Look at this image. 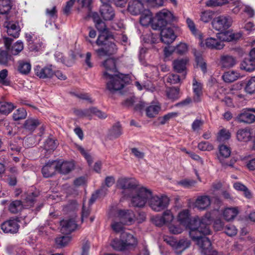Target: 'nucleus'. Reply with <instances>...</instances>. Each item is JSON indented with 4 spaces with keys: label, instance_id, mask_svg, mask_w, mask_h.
I'll return each instance as SVG.
<instances>
[{
    "label": "nucleus",
    "instance_id": "0e129e2a",
    "mask_svg": "<svg viewBox=\"0 0 255 255\" xmlns=\"http://www.w3.org/2000/svg\"><path fill=\"white\" fill-rule=\"evenodd\" d=\"M90 112L91 114L95 115L100 119H104L106 118L107 117V115L105 113L99 110L96 108H90Z\"/></svg>",
    "mask_w": 255,
    "mask_h": 255
},
{
    "label": "nucleus",
    "instance_id": "aec40b11",
    "mask_svg": "<svg viewBox=\"0 0 255 255\" xmlns=\"http://www.w3.org/2000/svg\"><path fill=\"white\" fill-rule=\"evenodd\" d=\"M164 241L172 247L175 249L180 250L181 252H182L190 246L189 242L186 240H181L177 242L173 239L169 238V239H166Z\"/></svg>",
    "mask_w": 255,
    "mask_h": 255
},
{
    "label": "nucleus",
    "instance_id": "7ed1b4c3",
    "mask_svg": "<svg viewBox=\"0 0 255 255\" xmlns=\"http://www.w3.org/2000/svg\"><path fill=\"white\" fill-rule=\"evenodd\" d=\"M97 13L93 14V17L95 22L96 28L101 33L99 35L96 41V44L101 47L95 50V52L99 57L110 56L115 53L117 51L116 45L113 42L108 39L107 35L105 34L107 30L106 25L104 22L101 20L97 15Z\"/></svg>",
    "mask_w": 255,
    "mask_h": 255
},
{
    "label": "nucleus",
    "instance_id": "cd10ccee",
    "mask_svg": "<svg viewBox=\"0 0 255 255\" xmlns=\"http://www.w3.org/2000/svg\"><path fill=\"white\" fill-rule=\"evenodd\" d=\"M192 86L195 95L194 100L198 102L200 101V97L202 94L203 84L194 78L193 80Z\"/></svg>",
    "mask_w": 255,
    "mask_h": 255
},
{
    "label": "nucleus",
    "instance_id": "a878e982",
    "mask_svg": "<svg viewBox=\"0 0 255 255\" xmlns=\"http://www.w3.org/2000/svg\"><path fill=\"white\" fill-rule=\"evenodd\" d=\"M178 221L184 227H187L190 222V214L188 209H184L180 211L177 216Z\"/></svg>",
    "mask_w": 255,
    "mask_h": 255
},
{
    "label": "nucleus",
    "instance_id": "4c0bfd02",
    "mask_svg": "<svg viewBox=\"0 0 255 255\" xmlns=\"http://www.w3.org/2000/svg\"><path fill=\"white\" fill-rule=\"evenodd\" d=\"M44 45L40 39L36 38L34 42H31L28 43V48L30 51L33 52H38L42 50Z\"/></svg>",
    "mask_w": 255,
    "mask_h": 255
},
{
    "label": "nucleus",
    "instance_id": "9d476101",
    "mask_svg": "<svg viewBox=\"0 0 255 255\" xmlns=\"http://www.w3.org/2000/svg\"><path fill=\"white\" fill-rule=\"evenodd\" d=\"M35 75L40 79L51 78L54 74V71L52 65H48L44 67L40 65H36L34 68Z\"/></svg>",
    "mask_w": 255,
    "mask_h": 255
},
{
    "label": "nucleus",
    "instance_id": "f03ea898",
    "mask_svg": "<svg viewBox=\"0 0 255 255\" xmlns=\"http://www.w3.org/2000/svg\"><path fill=\"white\" fill-rule=\"evenodd\" d=\"M102 65L104 68L103 77L108 81L107 82V89L113 93L123 89L128 82V77L122 74H116L117 68L115 60L113 58L108 59L103 63Z\"/></svg>",
    "mask_w": 255,
    "mask_h": 255
},
{
    "label": "nucleus",
    "instance_id": "c85d7f7f",
    "mask_svg": "<svg viewBox=\"0 0 255 255\" xmlns=\"http://www.w3.org/2000/svg\"><path fill=\"white\" fill-rule=\"evenodd\" d=\"M188 60L186 58H181L175 60L173 62L174 69L177 72H184L186 68Z\"/></svg>",
    "mask_w": 255,
    "mask_h": 255
},
{
    "label": "nucleus",
    "instance_id": "f704fd0d",
    "mask_svg": "<svg viewBox=\"0 0 255 255\" xmlns=\"http://www.w3.org/2000/svg\"><path fill=\"white\" fill-rule=\"evenodd\" d=\"M39 121L36 119H28L25 121L24 128L25 129L32 132L39 125Z\"/></svg>",
    "mask_w": 255,
    "mask_h": 255
},
{
    "label": "nucleus",
    "instance_id": "774afa93",
    "mask_svg": "<svg viewBox=\"0 0 255 255\" xmlns=\"http://www.w3.org/2000/svg\"><path fill=\"white\" fill-rule=\"evenodd\" d=\"M196 61L197 65L201 68L202 71L205 73L206 72V64L203 58L201 56L196 55Z\"/></svg>",
    "mask_w": 255,
    "mask_h": 255
},
{
    "label": "nucleus",
    "instance_id": "6e6552de",
    "mask_svg": "<svg viewBox=\"0 0 255 255\" xmlns=\"http://www.w3.org/2000/svg\"><path fill=\"white\" fill-rule=\"evenodd\" d=\"M232 19L227 15H220L215 17L212 21L213 28L219 31H223L228 29L232 25Z\"/></svg>",
    "mask_w": 255,
    "mask_h": 255
},
{
    "label": "nucleus",
    "instance_id": "a211bd4d",
    "mask_svg": "<svg viewBox=\"0 0 255 255\" xmlns=\"http://www.w3.org/2000/svg\"><path fill=\"white\" fill-rule=\"evenodd\" d=\"M57 171V163L56 161L48 162L42 169V173L44 177L48 178L55 174Z\"/></svg>",
    "mask_w": 255,
    "mask_h": 255
},
{
    "label": "nucleus",
    "instance_id": "052dcab7",
    "mask_svg": "<svg viewBox=\"0 0 255 255\" xmlns=\"http://www.w3.org/2000/svg\"><path fill=\"white\" fill-rule=\"evenodd\" d=\"M186 23L192 33L195 35H198V30L196 28L195 24L193 21L190 18H187Z\"/></svg>",
    "mask_w": 255,
    "mask_h": 255
},
{
    "label": "nucleus",
    "instance_id": "58836bf2",
    "mask_svg": "<svg viewBox=\"0 0 255 255\" xmlns=\"http://www.w3.org/2000/svg\"><path fill=\"white\" fill-rule=\"evenodd\" d=\"M15 108L11 103L0 102V113L4 115L9 114Z\"/></svg>",
    "mask_w": 255,
    "mask_h": 255
},
{
    "label": "nucleus",
    "instance_id": "5701e85b",
    "mask_svg": "<svg viewBox=\"0 0 255 255\" xmlns=\"http://www.w3.org/2000/svg\"><path fill=\"white\" fill-rule=\"evenodd\" d=\"M121 238L123 240L128 249L134 248L137 244V240L131 234L123 232L121 233Z\"/></svg>",
    "mask_w": 255,
    "mask_h": 255
},
{
    "label": "nucleus",
    "instance_id": "6ab92c4d",
    "mask_svg": "<svg viewBox=\"0 0 255 255\" xmlns=\"http://www.w3.org/2000/svg\"><path fill=\"white\" fill-rule=\"evenodd\" d=\"M4 26L6 28L7 33L14 38H17L19 35L20 27L17 22L14 21L5 22Z\"/></svg>",
    "mask_w": 255,
    "mask_h": 255
},
{
    "label": "nucleus",
    "instance_id": "69168bd1",
    "mask_svg": "<svg viewBox=\"0 0 255 255\" xmlns=\"http://www.w3.org/2000/svg\"><path fill=\"white\" fill-rule=\"evenodd\" d=\"M180 80L179 76L177 74H174L169 75L166 79L167 82L171 84L178 83Z\"/></svg>",
    "mask_w": 255,
    "mask_h": 255
},
{
    "label": "nucleus",
    "instance_id": "7c9ffc66",
    "mask_svg": "<svg viewBox=\"0 0 255 255\" xmlns=\"http://www.w3.org/2000/svg\"><path fill=\"white\" fill-rule=\"evenodd\" d=\"M161 110L159 104H152L145 110L146 116L150 118H153L158 114Z\"/></svg>",
    "mask_w": 255,
    "mask_h": 255
},
{
    "label": "nucleus",
    "instance_id": "393cba45",
    "mask_svg": "<svg viewBox=\"0 0 255 255\" xmlns=\"http://www.w3.org/2000/svg\"><path fill=\"white\" fill-rule=\"evenodd\" d=\"M237 120L240 123H252L255 121V116L248 109L245 110L237 117Z\"/></svg>",
    "mask_w": 255,
    "mask_h": 255
},
{
    "label": "nucleus",
    "instance_id": "3c124183",
    "mask_svg": "<svg viewBox=\"0 0 255 255\" xmlns=\"http://www.w3.org/2000/svg\"><path fill=\"white\" fill-rule=\"evenodd\" d=\"M213 12L210 10H206L201 12L200 20L205 23L209 22L213 18Z\"/></svg>",
    "mask_w": 255,
    "mask_h": 255
},
{
    "label": "nucleus",
    "instance_id": "2f4dec72",
    "mask_svg": "<svg viewBox=\"0 0 255 255\" xmlns=\"http://www.w3.org/2000/svg\"><path fill=\"white\" fill-rule=\"evenodd\" d=\"M31 66L29 62L20 60L18 62L17 70L22 75H27L30 72Z\"/></svg>",
    "mask_w": 255,
    "mask_h": 255
},
{
    "label": "nucleus",
    "instance_id": "e433bc0d",
    "mask_svg": "<svg viewBox=\"0 0 255 255\" xmlns=\"http://www.w3.org/2000/svg\"><path fill=\"white\" fill-rule=\"evenodd\" d=\"M240 74L234 71H230L226 72L222 76L223 79L226 82L231 83L237 80L239 77Z\"/></svg>",
    "mask_w": 255,
    "mask_h": 255
},
{
    "label": "nucleus",
    "instance_id": "2eb2a0df",
    "mask_svg": "<svg viewBox=\"0 0 255 255\" xmlns=\"http://www.w3.org/2000/svg\"><path fill=\"white\" fill-rule=\"evenodd\" d=\"M145 0H134L129 2L128 10L133 15H137L141 13L143 9V2Z\"/></svg>",
    "mask_w": 255,
    "mask_h": 255
},
{
    "label": "nucleus",
    "instance_id": "864d4df0",
    "mask_svg": "<svg viewBox=\"0 0 255 255\" xmlns=\"http://www.w3.org/2000/svg\"><path fill=\"white\" fill-rule=\"evenodd\" d=\"M227 3V0H208L206 5L209 7L220 6Z\"/></svg>",
    "mask_w": 255,
    "mask_h": 255
},
{
    "label": "nucleus",
    "instance_id": "473e14b6",
    "mask_svg": "<svg viewBox=\"0 0 255 255\" xmlns=\"http://www.w3.org/2000/svg\"><path fill=\"white\" fill-rule=\"evenodd\" d=\"M240 68L247 71H253L255 69V61L252 59L250 57L245 58L241 63Z\"/></svg>",
    "mask_w": 255,
    "mask_h": 255
},
{
    "label": "nucleus",
    "instance_id": "1a4fd4ad",
    "mask_svg": "<svg viewBox=\"0 0 255 255\" xmlns=\"http://www.w3.org/2000/svg\"><path fill=\"white\" fill-rule=\"evenodd\" d=\"M116 217L125 225H131L135 221V215L131 210H119Z\"/></svg>",
    "mask_w": 255,
    "mask_h": 255
},
{
    "label": "nucleus",
    "instance_id": "0eeeda50",
    "mask_svg": "<svg viewBox=\"0 0 255 255\" xmlns=\"http://www.w3.org/2000/svg\"><path fill=\"white\" fill-rule=\"evenodd\" d=\"M148 203L153 211L160 212L168 207L169 199L165 195L152 196L151 194Z\"/></svg>",
    "mask_w": 255,
    "mask_h": 255
},
{
    "label": "nucleus",
    "instance_id": "79ce46f5",
    "mask_svg": "<svg viewBox=\"0 0 255 255\" xmlns=\"http://www.w3.org/2000/svg\"><path fill=\"white\" fill-rule=\"evenodd\" d=\"M70 241L71 237L69 236H61L55 239V243L59 248L66 246Z\"/></svg>",
    "mask_w": 255,
    "mask_h": 255
},
{
    "label": "nucleus",
    "instance_id": "f3484780",
    "mask_svg": "<svg viewBox=\"0 0 255 255\" xmlns=\"http://www.w3.org/2000/svg\"><path fill=\"white\" fill-rule=\"evenodd\" d=\"M218 39L222 41H231L234 40H237L242 37V34L240 33H233L231 31L226 30L221 31L217 36Z\"/></svg>",
    "mask_w": 255,
    "mask_h": 255
},
{
    "label": "nucleus",
    "instance_id": "b1692460",
    "mask_svg": "<svg viewBox=\"0 0 255 255\" xmlns=\"http://www.w3.org/2000/svg\"><path fill=\"white\" fill-rule=\"evenodd\" d=\"M58 171L61 174H66L72 171L75 167L72 161H57Z\"/></svg>",
    "mask_w": 255,
    "mask_h": 255
},
{
    "label": "nucleus",
    "instance_id": "ea45409f",
    "mask_svg": "<svg viewBox=\"0 0 255 255\" xmlns=\"http://www.w3.org/2000/svg\"><path fill=\"white\" fill-rule=\"evenodd\" d=\"M196 184V181L193 179H184L178 181L176 183V185L180 186L184 188L189 189L194 186Z\"/></svg>",
    "mask_w": 255,
    "mask_h": 255
},
{
    "label": "nucleus",
    "instance_id": "a18cd8bd",
    "mask_svg": "<svg viewBox=\"0 0 255 255\" xmlns=\"http://www.w3.org/2000/svg\"><path fill=\"white\" fill-rule=\"evenodd\" d=\"M26 116L27 113L26 110L24 108H19L13 113L12 117L14 121H19L24 119Z\"/></svg>",
    "mask_w": 255,
    "mask_h": 255
},
{
    "label": "nucleus",
    "instance_id": "bb28decb",
    "mask_svg": "<svg viewBox=\"0 0 255 255\" xmlns=\"http://www.w3.org/2000/svg\"><path fill=\"white\" fill-rule=\"evenodd\" d=\"M238 214L239 209L237 207L226 208L222 213L224 219L228 222L233 220Z\"/></svg>",
    "mask_w": 255,
    "mask_h": 255
},
{
    "label": "nucleus",
    "instance_id": "bf43d9fd",
    "mask_svg": "<svg viewBox=\"0 0 255 255\" xmlns=\"http://www.w3.org/2000/svg\"><path fill=\"white\" fill-rule=\"evenodd\" d=\"M122 134L121 128L120 125H117L113 126L111 130V136L114 138L119 137Z\"/></svg>",
    "mask_w": 255,
    "mask_h": 255
},
{
    "label": "nucleus",
    "instance_id": "dca6fc26",
    "mask_svg": "<svg viewBox=\"0 0 255 255\" xmlns=\"http://www.w3.org/2000/svg\"><path fill=\"white\" fill-rule=\"evenodd\" d=\"M201 44L205 45L206 47L211 49L221 50L224 47L223 42L221 41L219 39L213 37L206 38L205 42H201Z\"/></svg>",
    "mask_w": 255,
    "mask_h": 255
},
{
    "label": "nucleus",
    "instance_id": "c03bdc74",
    "mask_svg": "<svg viewBox=\"0 0 255 255\" xmlns=\"http://www.w3.org/2000/svg\"><path fill=\"white\" fill-rule=\"evenodd\" d=\"M11 8L10 0H0V14L7 13Z\"/></svg>",
    "mask_w": 255,
    "mask_h": 255
},
{
    "label": "nucleus",
    "instance_id": "423d86ee",
    "mask_svg": "<svg viewBox=\"0 0 255 255\" xmlns=\"http://www.w3.org/2000/svg\"><path fill=\"white\" fill-rule=\"evenodd\" d=\"M116 185L118 189L123 190L124 196L127 197L137 187V184L133 178L121 177L118 179Z\"/></svg>",
    "mask_w": 255,
    "mask_h": 255
},
{
    "label": "nucleus",
    "instance_id": "603ef678",
    "mask_svg": "<svg viewBox=\"0 0 255 255\" xmlns=\"http://www.w3.org/2000/svg\"><path fill=\"white\" fill-rule=\"evenodd\" d=\"M165 225H169L173 220L174 216L170 210L165 211L162 216Z\"/></svg>",
    "mask_w": 255,
    "mask_h": 255
},
{
    "label": "nucleus",
    "instance_id": "a19ab883",
    "mask_svg": "<svg viewBox=\"0 0 255 255\" xmlns=\"http://www.w3.org/2000/svg\"><path fill=\"white\" fill-rule=\"evenodd\" d=\"M112 247L117 251H122L125 250H128L125 242H124L122 239L121 238V240L115 239L111 243Z\"/></svg>",
    "mask_w": 255,
    "mask_h": 255
},
{
    "label": "nucleus",
    "instance_id": "de8ad7c7",
    "mask_svg": "<svg viewBox=\"0 0 255 255\" xmlns=\"http://www.w3.org/2000/svg\"><path fill=\"white\" fill-rule=\"evenodd\" d=\"M234 187L239 191H242L244 192L245 196L250 198L251 197V194L248 188L243 184L241 183L237 182L234 184Z\"/></svg>",
    "mask_w": 255,
    "mask_h": 255
},
{
    "label": "nucleus",
    "instance_id": "49530a36",
    "mask_svg": "<svg viewBox=\"0 0 255 255\" xmlns=\"http://www.w3.org/2000/svg\"><path fill=\"white\" fill-rule=\"evenodd\" d=\"M22 208L21 202L19 200L12 201L9 206V210L12 213H16Z\"/></svg>",
    "mask_w": 255,
    "mask_h": 255
},
{
    "label": "nucleus",
    "instance_id": "13d9d810",
    "mask_svg": "<svg viewBox=\"0 0 255 255\" xmlns=\"http://www.w3.org/2000/svg\"><path fill=\"white\" fill-rule=\"evenodd\" d=\"M124 225L121 221L120 222L114 221L112 224L111 226L113 230L117 233H122L124 231Z\"/></svg>",
    "mask_w": 255,
    "mask_h": 255
},
{
    "label": "nucleus",
    "instance_id": "e2e57ef3",
    "mask_svg": "<svg viewBox=\"0 0 255 255\" xmlns=\"http://www.w3.org/2000/svg\"><path fill=\"white\" fill-rule=\"evenodd\" d=\"M188 50V46L184 43H180L177 45L175 49V51L180 54H183Z\"/></svg>",
    "mask_w": 255,
    "mask_h": 255
},
{
    "label": "nucleus",
    "instance_id": "4be33fe9",
    "mask_svg": "<svg viewBox=\"0 0 255 255\" xmlns=\"http://www.w3.org/2000/svg\"><path fill=\"white\" fill-rule=\"evenodd\" d=\"M100 13L105 20H111L115 16V11L110 4H102L100 8Z\"/></svg>",
    "mask_w": 255,
    "mask_h": 255
},
{
    "label": "nucleus",
    "instance_id": "c9c22d12",
    "mask_svg": "<svg viewBox=\"0 0 255 255\" xmlns=\"http://www.w3.org/2000/svg\"><path fill=\"white\" fill-rule=\"evenodd\" d=\"M219 155L218 156L220 161L229 157L231 153V149L229 147L226 145H221L219 147Z\"/></svg>",
    "mask_w": 255,
    "mask_h": 255
},
{
    "label": "nucleus",
    "instance_id": "680f3d73",
    "mask_svg": "<svg viewBox=\"0 0 255 255\" xmlns=\"http://www.w3.org/2000/svg\"><path fill=\"white\" fill-rule=\"evenodd\" d=\"M57 147V142L52 139H48L46 140L45 148L47 150H53Z\"/></svg>",
    "mask_w": 255,
    "mask_h": 255
},
{
    "label": "nucleus",
    "instance_id": "5fc2aeb1",
    "mask_svg": "<svg viewBox=\"0 0 255 255\" xmlns=\"http://www.w3.org/2000/svg\"><path fill=\"white\" fill-rule=\"evenodd\" d=\"M198 147L203 151H211L214 148L213 145L207 141H201L198 144Z\"/></svg>",
    "mask_w": 255,
    "mask_h": 255
},
{
    "label": "nucleus",
    "instance_id": "8fccbe9b",
    "mask_svg": "<svg viewBox=\"0 0 255 255\" xmlns=\"http://www.w3.org/2000/svg\"><path fill=\"white\" fill-rule=\"evenodd\" d=\"M230 137V132L228 130L223 128L219 131L218 136V139L221 141H224L229 139Z\"/></svg>",
    "mask_w": 255,
    "mask_h": 255
},
{
    "label": "nucleus",
    "instance_id": "4d7b16f0",
    "mask_svg": "<svg viewBox=\"0 0 255 255\" xmlns=\"http://www.w3.org/2000/svg\"><path fill=\"white\" fill-rule=\"evenodd\" d=\"M225 233L229 236H233L237 234V229L233 225H228L225 227Z\"/></svg>",
    "mask_w": 255,
    "mask_h": 255
},
{
    "label": "nucleus",
    "instance_id": "37998d69",
    "mask_svg": "<svg viewBox=\"0 0 255 255\" xmlns=\"http://www.w3.org/2000/svg\"><path fill=\"white\" fill-rule=\"evenodd\" d=\"M166 93L168 99L172 100H176L179 97V90L177 88L167 89Z\"/></svg>",
    "mask_w": 255,
    "mask_h": 255
},
{
    "label": "nucleus",
    "instance_id": "6e6d98bb",
    "mask_svg": "<svg viewBox=\"0 0 255 255\" xmlns=\"http://www.w3.org/2000/svg\"><path fill=\"white\" fill-rule=\"evenodd\" d=\"M10 59V56L8 54V50H2L0 52V63L6 64Z\"/></svg>",
    "mask_w": 255,
    "mask_h": 255
},
{
    "label": "nucleus",
    "instance_id": "9b49d317",
    "mask_svg": "<svg viewBox=\"0 0 255 255\" xmlns=\"http://www.w3.org/2000/svg\"><path fill=\"white\" fill-rule=\"evenodd\" d=\"M163 27L160 29L161 41L167 44L172 43L176 38L173 29L171 27Z\"/></svg>",
    "mask_w": 255,
    "mask_h": 255
},
{
    "label": "nucleus",
    "instance_id": "39448f33",
    "mask_svg": "<svg viewBox=\"0 0 255 255\" xmlns=\"http://www.w3.org/2000/svg\"><path fill=\"white\" fill-rule=\"evenodd\" d=\"M130 199V203L133 207L141 208L145 206L151 197V191L146 188L137 187L127 196Z\"/></svg>",
    "mask_w": 255,
    "mask_h": 255
},
{
    "label": "nucleus",
    "instance_id": "72a5a7b5",
    "mask_svg": "<svg viewBox=\"0 0 255 255\" xmlns=\"http://www.w3.org/2000/svg\"><path fill=\"white\" fill-rule=\"evenodd\" d=\"M237 138L239 141L247 142L251 138V134L250 130L247 128L240 129L237 132Z\"/></svg>",
    "mask_w": 255,
    "mask_h": 255
},
{
    "label": "nucleus",
    "instance_id": "4468645a",
    "mask_svg": "<svg viewBox=\"0 0 255 255\" xmlns=\"http://www.w3.org/2000/svg\"><path fill=\"white\" fill-rule=\"evenodd\" d=\"M61 232L64 234H69L75 231L77 227L74 219L63 220L60 222Z\"/></svg>",
    "mask_w": 255,
    "mask_h": 255
},
{
    "label": "nucleus",
    "instance_id": "ddd939ff",
    "mask_svg": "<svg viewBox=\"0 0 255 255\" xmlns=\"http://www.w3.org/2000/svg\"><path fill=\"white\" fill-rule=\"evenodd\" d=\"M19 226L16 219H10L1 225V230L5 233L14 234L17 232Z\"/></svg>",
    "mask_w": 255,
    "mask_h": 255
},
{
    "label": "nucleus",
    "instance_id": "f257e3e1",
    "mask_svg": "<svg viewBox=\"0 0 255 255\" xmlns=\"http://www.w3.org/2000/svg\"><path fill=\"white\" fill-rule=\"evenodd\" d=\"M211 221V215L207 213L202 219L194 220V223L198 226L191 227L189 232L190 237L196 242L204 254H207L211 249V243L206 236L210 234L211 230L209 225Z\"/></svg>",
    "mask_w": 255,
    "mask_h": 255
},
{
    "label": "nucleus",
    "instance_id": "c756f323",
    "mask_svg": "<svg viewBox=\"0 0 255 255\" xmlns=\"http://www.w3.org/2000/svg\"><path fill=\"white\" fill-rule=\"evenodd\" d=\"M221 64L223 67L231 68L236 64V60L232 56L223 55L221 57Z\"/></svg>",
    "mask_w": 255,
    "mask_h": 255
},
{
    "label": "nucleus",
    "instance_id": "338daca9",
    "mask_svg": "<svg viewBox=\"0 0 255 255\" xmlns=\"http://www.w3.org/2000/svg\"><path fill=\"white\" fill-rule=\"evenodd\" d=\"M182 225L175 226L174 225H169V230L170 232L173 234H178L182 232L183 229L181 227Z\"/></svg>",
    "mask_w": 255,
    "mask_h": 255
},
{
    "label": "nucleus",
    "instance_id": "20e7f679",
    "mask_svg": "<svg viewBox=\"0 0 255 255\" xmlns=\"http://www.w3.org/2000/svg\"><path fill=\"white\" fill-rule=\"evenodd\" d=\"M140 14V24L143 26H147L151 24L152 28L154 30L160 29L167 23L176 20L173 14L167 9H163L158 12L154 18H152V15L148 9H144Z\"/></svg>",
    "mask_w": 255,
    "mask_h": 255
},
{
    "label": "nucleus",
    "instance_id": "412c9836",
    "mask_svg": "<svg viewBox=\"0 0 255 255\" xmlns=\"http://www.w3.org/2000/svg\"><path fill=\"white\" fill-rule=\"evenodd\" d=\"M211 205V199L207 195L200 196L197 198L194 206L200 210H204Z\"/></svg>",
    "mask_w": 255,
    "mask_h": 255
},
{
    "label": "nucleus",
    "instance_id": "f8f14e48",
    "mask_svg": "<svg viewBox=\"0 0 255 255\" xmlns=\"http://www.w3.org/2000/svg\"><path fill=\"white\" fill-rule=\"evenodd\" d=\"M3 40L4 44L6 49L8 51H10L12 55H15L18 54L23 49V44L20 41H17L16 42H15L11 48L10 49V46L12 42V39L8 37H4Z\"/></svg>",
    "mask_w": 255,
    "mask_h": 255
},
{
    "label": "nucleus",
    "instance_id": "09e8293b",
    "mask_svg": "<svg viewBox=\"0 0 255 255\" xmlns=\"http://www.w3.org/2000/svg\"><path fill=\"white\" fill-rule=\"evenodd\" d=\"M245 90L250 94L255 92V77H252L248 81L245 87Z\"/></svg>",
    "mask_w": 255,
    "mask_h": 255
}]
</instances>
